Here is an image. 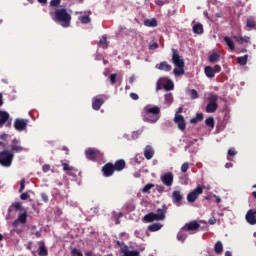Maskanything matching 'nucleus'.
<instances>
[{
	"label": "nucleus",
	"mask_w": 256,
	"mask_h": 256,
	"mask_svg": "<svg viewBox=\"0 0 256 256\" xmlns=\"http://www.w3.org/2000/svg\"><path fill=\"white\" fill-rule=\"evenodd\" d=\"M233 39H235V41H237V43H239L240 45H243V43H249V41H251V38L249 36H234Z\"/></svg>",
	"instance_id": "nucleus-23"
},
{
	"label": "nucleus",
	"mask_w": 256,
	"mask_h": 256,
	"mask_svg": "<svg viewBox=\"0 0 256 256\" xmlns=\"http://www.w3.org/2000/svg\"><path fill=\"white\" fill-rule=\"evenodd\" d=\"M209 225H215L217 223V219L215 217H212L208 220Z\"/></svg>",
	"instance_id": "nucleus-57"
},
{
	"label": "nucleus",
	"mask_w": 256,
	"mask_h": 256,
	"mask_svg": "<svg viewBox=\"0 0 256 256\" xmlns=\"http://www.w3.org/2000/svg\"><path fill=\"white\" fill-rule=\"evenodd\" d=\"M13 211H15V212L23 211V203H21V202L12 203L8 208V215H11V213H13Z\"/></svg>",
	"instance_id": "nucleus-16"
},
{
	"label": "nucleus",
	"mask_w": 256,
	"mask_h": 256,
	"mask_svg": "<svg viewBox=\"0 0 256 256\" xmlns=\"http://www.w3.org/2000/svg\"><path fill=\"white\" fill-rule=\"evenodd\" d=\"M161 181L166 187L173 185V173L167 172L161 177Z\"/></svg>",
	"instance_id": "nucleus-14"
},
{
	"label": "nucleus",
	"mask_w": 256,
	"mask_h": 256,
	"mask_svg": "<svg viewBox=\"0 0 256 256\" xmlns=\"http://www.w3.org/2000/svg\"><path fill=\"white\" fill-rule=\"evenodd\" d=\"M219 59H221V56L218 53H213L209 56V61L211 63H217V61H219Z\"/></svg>",
	"instance_id": "nucleus-35"
},
{
	"label": "nucleus",
	"mask_w": 256,
	"mask_h": 256,
	"mask_svg": "<svg viewBox=\"0 0 256 256\" xmlns=\"http://www.w3.org/2000/svg\"><path fill=\"white\" fill-rule=\"evenodd\" d=\"M204 186L198 185L193 191L189 192L187 195L188 203H195L199 198V195L203 194Z\"/></svg>",
	"instance_id": "nucleus-6"
},
{
	"label": "nucleus",
	"mask_w": 256,
	"mask_h": 256,
	"mask_svg": "<svg viewBox=\"0 0 256 256\" xmlns=\"http://www.w3.org/2000/svg\"><path fill=\"white\" fill-rule=\"evenodd\" d=\"M28 123L29 120L27 119L16 118L14 122V129H16V131H26Z\"/></svg>",
	"instance_id": "nucleus-8"
},
{
	"label": "nucleus",
	"mask_w": 256,
	"mask_h": 256,
	"mask_svg": "<svg viewBox=\"0 0 256 256\" xmlns=\"http://www.w3.org/2000/svg\"><path fill=\"white\" fill-rule=\"evenodd\" d=\"M177 239L181 242V243H185V239H187V230L183 229V227L180 229V231L177 234Z\"/></svg>",
	"instance_id": "nucleus-22"
},
{
	"label": "nucleus",
	"mask_w": 256,
	"mask_h": 256,
	"mask_svg": "<svg viewBox=\"0 0 256 256\" xmlns=\"http://www.w3.org/2000/svg\"><path fill=\"white\" fill-rule=\"evenodd\" d=\"M218 99H219V96L217 94H211L208 97V101H210V103H217Z\"/></svg>",
	"instance_id": "nucleus-40"
},
{
	"label": "nucleus",
	"mask_w": 256,
	"mask_h": 256,
	"mask_svg": "<svg viewBox=\"0 0 256 256\" xmlns=\"http://www.w3.org/2000/svg\"><path fill=\"white\" fill-rule=\"evenodd\" d=\"M110 83L111 85H115V83H117V74L110 75Z\"/></svg>",
	"instance_id": "nucleus-46"
},
{
	"label": "nucleus",
	"mask_w": 256,
	"mask_h": 256,
	"mask_svg": "<svg viewBox=\"0 0 256 256\" xmlns=\"http://www.w3.org/2000/svg\"><path fill=\"white\" fill-rule=\"evenodd\" d=\"M71 254H72L73 256H83V253H82L80 250H78L77 248H74V249L72 250Z\"/></svg>",
	"instance_id": "nucleus-48"
},
{
	"label": "nucleus",
	"mask_w": 256,
	"mask_h": 256,
	"mask_svg": "<svg viewBox=\"0 0 256 256\" xmlns=\"http://www.w3.org/2000/svg\"><path fill=\"white\" fill-rule=\"evenodd\" d=\"M62 163V167H63V171H73V167L69 166V164L61 161Z\"/></svg>",
	"instance_id": "nucleus-42"
},
{
	"label": "nucleus",
	"mask_w": 256,
	"mask_h": 256,
	"mask_svg": "<svg viewBox=\"0 0 256 256\" xmlns=\"http://www.w3.org/2000/svg\"><path fill=\"white\" fill-rule=\"evenodd\" d=\"M175 85L173 84V81L168 80L166 84H164L165 91H173V88Z\"/></svg>",
	"instance_id": "nucleus-37"
},
{
	"label": "nucleus",
	"mask_w": 256,
	"mask_h": 256,
	"mask_svg": "<svg viewBox=\"0 0 256 256\" xmlns=\"http://www.w3.org/2000/svg\"><path fill=\"white\" fill-rule=\"evenodd\" d=\"M156 3H157V5H159L160 7H163V5H165V2H163V1H157Z\"/></svg>",
	"instance_id": "nucleus-63"
},
{
	"label": "nucleus",
	"mask_w": 256,
	"mask_h": 256,
	"mask_svg": "<svg viewBox=\"0 0 256 256\" xmlns=\"http://www.w3.org/2000/svg\"><path fill=\"white\" fill-rule=\"evenodd\" d=\"M228 155L229 157H235V155H237V151H235V148H230L228 150Z\"/></svg>",
	"instance_id": "nucleus-52"
},
{
	"label": "nucleus",
	"mask_w": 256,
	"mask_h": 256,
	"mask_svg": "<svg viewBox=\"0 0 256 256\" xmlns=\"http://www.w3.org/2000/svg\"><path fill=\"white\" fill-rule=\"evenodd\" d=\"M199 227H201V224H199V222L190 221L189 223H186L183 226V229H185L186 231H197V229H199Z\"/></svg>",
	"instance_id": "nucleus-15"
},
{
	"label": "nucleus",
	"mask_w": 256,
	"mask_h": 256,
	"mask_svg": "<svg viewBox=\"0 0 256 256\" xmlns=\"http://www.w3.org/2000/svg\"><path fill=\"white\" fill-rule=\"evenodd\" d=\"M212 70L215 73H221V66L220 65H215L214 67H212Z\"/></svg>",
	"instance_id": "nucleus-55"
},
{
	"label": "nucleus",
	"mask_w": 256,
	"mask_h": 256,
	"mask_svg": "<svg viewBox=\"0 0 256 256\" xmlns=\"http://www.w3.org/2000/svg\"><path fill=\"white\" fill-rule=\"evenodd\" d=\"M105 101H107V95L100 94L95 96L92 100V109H94V111H99V109H101V106L105 103Z\"/></svg>",
	"instance_id": "nucleus-7"
},
{
	"label": "nucleus",
	"mask_w": 256,
	"mask_h": 256,
	"mask_svg": "<svg viewBox=\"0 0 256 256\" xmlns=\"http://www.w3.org/2000/svg\"><path fill=\"white\" fill-rule=\"evenodd\" d=\"M7 137H9V135H7V134L0 135V139H2V141H7Z\"/></svg>",
	"instance_id": "nucleus-61"
},
{
	"label": "nucleus",
	"mask_w": 256,
	"mask_h": 256,
	"mask_svg": "<svg viewBox=\"0 0 256 256\" xmlns=\"http://www.w3.org/2000/svg\"><path fill=\"white\" fill-rule=\"evenodd\" d=\"M43 173H49L51 171V166L49 164H45L42 166Z\"/></svg>",
	"instance_id": "nucleus-50"
},
{
	"label": "nucleus",
	"mask_w": 256,
	"mask_h": 256,
	"mask_svg": "<svg viewBox=\"0 0 256 256\" xmlns=\"http://www.w3.org/2000/svg\"><path fill=\"white\" fill-rule=\"evenodd\" d=\"M172 201L176 207H181L183 205V194L180 190L173 191Z\"/></svg>",
	"instance_id": "nucleus-9"
},
{
	"label": "nucleus",
	"mask_w": 256,
	"mask_h": 256,
	"mask_svg": "<svg viewBox=\"0 0 256 256\" xmlns=\"http://www.w3.org/2000/svg\"><path fill=\"white\" fill-rule=\"evenodd\" d=\"M9 117L8 112L0 110V128L9 121Z\"/></svg>",
	"instance_id": "nucleus-20"
},
{
	"label": "nucleus",
	"mask_w": 256,
	"mask_h": 256,
	"mask_svg": "<svg viewBox=\"0 0 256 256\" xmlns=\"http://www.w3.org/2000/svg\"><path fill=\"white\" fill-rule=\"evenodd\" d=\"M99 45L107 47V37L103 36L102 39L99 41Z\"/></svg>",
	"instance_id": "nucleus-54"
},
{
	"label": "nucleus",
	"mask_w": 256,
	"mask_h": 256,
	"mask_svg": "<svg viewBox=\"0 0 256 256\" xmlns=\"http://www.w3.org/2000/svg\"><path fill=\"white\" fill-rule=\"evenodd\" d=\"M157 211H161V213H154V221H163V219H165V214L167 213V206L163 204Z\"/></svg>",
	"instance_id": "nucleus-13"
},
{
	"label": "nucleus",
	"mask_w": 256,
	"mask_h": 256,
	"mask_svg": "<svg viewBox=\"0 0 256 256\" xmlns=\"http://www.w3.org/2000/svg\"><path fill=\"white\" fill-rule=\"evenodd\" d=\"M156 69H158L159 71H165L166 73H169V71H171L173 67L166 61H162L160 62L159 66H156Z\"/></svg>",
	"instance_id": "nucleus-19"
},
{
	"label": "nucleus",
	"mask_w": 256,
	"mask_h": 256,
	"mask_svg": "<svg viewBox=\"0 0 256 256\" xmlns=\"http://www.w3.org/2000/svg\"><path fill=\"white\" fill-rule=\"evenodd\" d=\"M164 99L166 105H171L173 103V93L169 92L165 94Z\"/></svg>",
	"instance_id": "nucleus-31"
},
{
	"label": "nucleus",
	"mask_w": 256,
	"mask_h": 256,
	"mask_svg": "<svg viewBox=\"0 0 256 256\" xmlns=\"http://www.w3.org/2000/svg\"><path fill=\"white\" fill-rule=\"evenodd\" d=\"M130 97L131 99H133V101H138L139 100V95H137L136 93H130Z\"/></svg>",
	"instance_id": "nucleus-56"
},
{
	"label": "nucleus",
	"mask_w": 256,
	"mask_h": 256,
	"mask_svg": "<svg viewBox=\"0 0 256 256\" xmlns=\"http://www.w3.org/2000/svg\"><path fill=\"white\" fill-rule=\"evenodd\" d=\"M203 113H197L196 117L190 119V123L195 125V123H199V121H203Z\"/></svg>",
	"instance_id": "nucleus-29"
},
{
	"label": "nucleus",
	"mask_w": 256,
	"mask_h": 256,
	"mask_svg": "<svg viewBox=\"0 0 256 256\" xmlns=\"http://www.w3.org/2000/svg\"><path fill=\"white\" fill-rule=\"evenodd\" d=\"M191 99H199V93L197 92V90H191Z\"/></svg>",
	"instance_id": "nucleus-47"
},
{
	"label": "nucleus",
	"mask_w": 256,
	"mask_h": 256,
	"mask_svg": "<svg viewBox=\"0 0 256 256\" xmlns=\"http://www.w3.org/2000/svg\"><path fill=\"white\" fill-rule=\"evenodd\" d=\"M125 167H127V163L123 159L117 160L114 164L108 162L101 169L102 175L103 177H113L115 171L121 172Z\"/></svg>",
	"instance_id": "nucleus-3"
},
{
	"label": "nucleus",
	"mask_w": 256,
	"mask_h": 256,
	"mask_svg": "<svg viewBox=\"0 0 256 256\" xmlns=\"http://www.w3.org/2000/svg\"><path fill=\"white\" fill-rule=\"evenodd\" d=\"M204 73H205L206 77H208V79H213V77H215V72L213 70V67H211V66H206L204 68Z\"/></svg>",
	"instance_id": "nucleus-24"
},
{
	"label": "nucleus",
	"mask_w": 256,
	"mask_h": 256,
	"mask_svg": "<svg viewBox=\"0 0 256 256\" xmlns=\"http://www.w3.org/2000/svg\"><path fill=\"white\" fill-rule=\"evenodd\" d=\"M29 193H27V192H23L21 195H20V199L22 200V201H27V199H29Z\"/></svg>",
	"instance_id": "nucleus-51"
},
{
	"label": "nucleus",
	"mask_w": 256,
	"mask_h": 256,
	"mask_svg": "<svg viewBox=\"0 0 256 256\" xmlns=\"http://www.w3.org/2000/svg\"><path fill=\"white\" fill-rule=\"evenodd\" d=\"M39 248H38V255L39 256H48L49 250H47V246L45 245V241H39L38 242Z\"/></svg>",
	"instance_id": "nucleus-17"
},
{
	"label": "nucleus",
	"mask_w": 256,
	"mask_h": 256,
	"mask_svg": "<svg viewBox=\"0 0 256 256\" xmlns=\"http://www.w3.org/2000/svg\"><path fill=\"white\" fill-rule=\"evenodd\" d=\"M172 63L177 67L173 70L174 75H185V60H183V57L179 55V51L175 48H172Z\"/></svg>",
	"instance_id": "nucleus-5"
},
{
	"label": "nucleus",
	"mask_w": 256,
	"mask_h": 256,
	"mask_svg": "<svg viewBox=\"0 0 256 256\" xmlns=\"http://www.w3.org/2000/svg\"><path fill=\"white\" fill-rule=\"evenodd\" d=\"M214 251L217 255H221V253H223V243L221 241L216 242Z\"/></svg>",
	"instance_id": "nucleus-26"
},
{
	"label": "nucleus",
	"mask_w": 256,
	"mask_h": 256,
	"mask_svg": "<svg viewBox=\"0 0 256 256\" xmlns=\"http://www.w3.org/2000/svg\"><path fill=\"white\" fill-rule=\"evenodd\" d=\"M129 83H130L131 85H133V83H135V75L130 76V78H129Z\"/></svg>",
	"instance_id": "nucleus-60"
},
{
	"label": "nucleus",
	"mask_w": 256,
	"mask_h": 256,
	"mask_svg": "<svg viewBox=\"0 0 256 256\" xmlns=\"http://www.w3.org/2000/svg\"><path fill=\"white\" fill-rule=\"evenodd\" d=\"M219 106L217 105V103L214 102H209L205 108L206 113H215V111H217V108Z\"/></svg>",
	"instance_id": "nucleus-21"
},
{
	"label": "nucleus",
	"mask_w": 256,
	"mask_h": 256,
	"mask_svg": "<svg viewBox=\"0 0 256 256\" xmlns=\"http://www.w3.org/2000/svg\"><path fill=\"white\" fill-rule=\"evenodd\" d=\"M85 155L89 161H95L101 155V152L95 148H88L85 151Z\"/></svg>",
	"instance_id": "nucleus-11"
},
{
	"label": "nucleus",
	"mask_w": 256,
	"mask_h": 256,
	"mask_svg": "<svg viewBox=\"0 0 256 256\" xmlns=\"http://www.w3.org/2000/svg\"><path fill=\"white\" fill-rule=\"evenodd\" d=\"M3 105V93H0V107Z\"/></svg>",
	"instance_id": "nucleus-62"
},
{
	"label": "nucleus",
	"mask_w": 256,
	"mask_h": 256,
	"mask_svg": "<svg viewBox=\"0 0 256 256\" xmlns=\"http://www.w3.org/2000/svg\"><path fill=\"white\" fill-rule=\"evenodd\" d=\"M174 123H176L180 131H185V129H187V122L185 121V117L183 116H175Z\"/></svg>",
	"instance_id": "nucleus-12"
},
{
	"label": "nucleus",
	"mask_w": 256,
	"mask_h": 256,
	"mask_svg": "<svg viewBox=\"0 0 256 256\" xmlns=\"http://www.w3.org/2000/svg\"><path fill=\"white\" fill-rule=\"evenodd\" d=\"M224 41L226 45L229 47L230 51H235V43H233V40L230 37L225 36Z\"/></svg>",
	"instance_id": "nucleus-25"
},
{
	"label": "nucleus",
	"mask_w": 256,
	"mask_h": 256,
	"mask_svg": "<svg viewBox=\"0 0 256 256\" xmlns=\"http://www.w3.org/2000/svg\"><path fill=\"white\" fill-rule=\"evenodd\" d=\"M153 187H155V184L149 183L146 186H144V188L142 189V192L150 193V191H151V189H153Z\"/></svg>",
	"instance_id": "nucleus-39"
},
{
	"label": "nucleus",
	"mask_w": 256,
	"mask_h": 256,
	"mask_svg": "<svg viewBox=\"0 0 256 256\" xmlns=\"http://www.w3.org/2000/svg\"><path fill=\"white\" fill-rule=\"evenodd\" d=\"M181 171L183 173H187V171H189V162H185V163L182 164Z\"/></svg>",
	"instance_id": "nucleus-43"
},
{
	"label": "nucleus",
	"mask_w": 256,
	"mask_h": 256,
	"mask_svg": "<svg viewBox=\"0 0 256 256\" xmlns=\"http://www.w3.org/2000/svg\"><path fill=\"white\" fill-rule=\"evenodd\" d=\"M52 19L64 28L71 27V14L67 12V8H57Z\"/></svg>",
	"instance_id": "nucleus-4"
},
{
	"label": "nucleus",
	"mask_w": 256,
	"mask_h": 256,
	"mask_svg": "<svg viewBox=\"0 0 256 256\" xmlns=\"http://www.w3.org/2000/svg\"><path fill=\"white\" fill-rule=\"evenodd\" d=\"M25 152H27V148L21 145V140L13 138L8 148L0 152V165H2V167H11L13 159H15V154Z\"/></svg>",
	"instance_id": "nucleus-1"
},
{
	"label": "nucleus",
	"mask_w": 256,
	"mask_h": 256,
	"mask_svg": "<svg viewBox=\"0 0 256 256\" xmlns=\"http://www.w3.org/2000/svg\"><path fill=\"white\" fill-rule=\"evenodd\" d=\"M41 199L44 203H49V196L46 193L41 194Z\"/></svg>",
	"instance_id": "nucleus-53"
},
{
	"label": "nucleus",
	"mask_w": 256,
	"mask_h": 256,
	"mask_svg": "<svg viewBox=\"0 0 256 256\" xmlns=\"http://www.w3.org/2000/svg\"><path fill=\"white\" fill-rule=\"evenodd\" d=\"M149 49H150V50L159 49V44H157V42H151V43L149 44Z\"/></svg>",
	"instance_id": "nucleus-49"
},
{
	"label": "nucleus",
	"mask_w": 256,
	"mask_h": 256,
	"mask_svg": "<svg viewBox=\"0 0 256 256\" xmlns=\"http://www.w3.org/2000/svg\"><path fill=\"white\" fill-rule=\"evenodd\" d=\"M143 160L144 158L140 154H136L133 158L134 163H137L138 165H141V163H143Z\"/></svg>",
	"instance_id": "nucleus-38"
},
{
	"label": "nucleus",
	"mask_w": 256,
	"mask_h": 256,
	"mask_svg": "<svg viewBox=\"0 0 256 256\" xmlns=\"http://www.w3.org/2000/svg\"><path fill=\"white\" fill-rule=\"evenodd\" d=\"M156 189H157L158 193H163V191H165V187L159 186V185L156 186Z\"/></svg>",
	"instance_id": "nucleus-59"
},
{
	"label": "nucleus",
	"mask_w": 256,
	"mask_h": 256,
	"mask_svg": "<svg viewBox=\"0 0 256 256\" xmlns=\"http://www.w3.org/2000/svg\"><path fill=\"white\" fill-rule=\"evenodd\" d=\"M205 125L207 127H210V129H215V118L209 117L205 120Z\"/></svg>",
	"instance_id": "nucleus-30"
},
{
	"label": "nucleus",
	"mask_w": 256,
	"mask_h": 256,
	"mask_svg": "<svg viewBox=\"0 0 256 256\" xmlns=\"http://www.w3.org/2000/svg\"><path fill=\"white\" fill-rule=\"evenodd\" d=\"M27 223V210L20 213L16 220L12 223V227L17 228L19 225H25Z\"/></svg>",
	"instance_id": "nucleus-10"
},
{
	"label": "nucleus",
	"mask_w": 256,
	"mask_h": 256,
	"mask_svg": "<svg viewBox=\"0 0 256 256\" xmlns=\"http://www.w3.org/2000/svg\"><path fill=\"white\" fill-rule=\"evenodd\" d=\"M79 21L83 24V25H87L88 23H91V17L85 15V16H80L79 17Z\"/></svg>",
	"instance_id": "nucleus-36"
},
{
	"label": "nucleus",
	"mask_w": 256,
	"mask_h": 256,
	"mask_svg": "<svg viewBox=\"0 0 256 256\" xmlns=\"http://www.w3.org/2000/svg\"><path fill=\"white\" fill-rule=\"evenodd\" d=\"M145 27H157V19L152 18V19H146L144 21Z\"/></svg>",
	"instance_id": "nucleus-27"
},
{
	"label": "nucleus",
	"mask_w": 256,
	"mask_h": 256,
	"mask_svg": "<svg viewBox=\"0 0 256 256\" xmlns=\"http://www.w3.org/2000/svg\"><path fill=\"white\" fill-rule=\"evenodd\" d=\"M249 59V55H244V56H241V57H238V63L241 65V66H245L247 65V61Z\"/></svg>",
	"instance_id": "nucleus-33"
},
{
	"label": "nucleus",
	"mask_w": 256,
	"mask_h": 256,
	"mask_svg": "<svg viewBox=\"0 0 256 256\" xmlns=\"http://www.w3.org/2000/svg\"><path fill=\"white\" fill-rule=\"evenodd\" d=\"M246 25H247V27H250L251 29L255 28V19L248 18Z\"/></svg>",
	"instance_id": "nucleus-41"
},
{
	"label": "nucleus",
	"mask_w": 256,
	"mask_h": 256,
	"mask_svg": "<svg viewBox=\"0 0 256 256\" xmlns=\"http://www.w3.org/2000/svg\"><path fill=\"white\" fill-rule=\"evenodd\" d=\"M155 155V151L151 145H146L144 148V157L148 161H151V158Z\"/></svg>",
	"instance_id": "nucleus-18"
},
{
	"label": "nucleus",
	"mask_w": 256,
	"mask_h": 256,
	"mask_svg": "<svg viewBox=\"0 0 256 256\" xmlns=\"http://www.w3.org/2000/svg\"><path fill=\"white\" fill-rule=\"evenodd\" d=\"M144 221H145L146 223H153V221H155V219H154V213H153V212H150V213L146 214V215L144 216Z\"/></svg>",
	"instance_id": "nucleus-34"
},
{
	"label": "nucleus",
	"mask_w": 256,
	"mask_h": 256,
	"mask_svg": "<svg viewBox=\"0 0 256 256\" xmlns=\"http://www.w3.org/2000/svg\"><path fill=\"white\" fill-rule=\"evenodd\" d=\"M23 191H25V178H22L20 181L19 193H23Z\"/></svg>",
	"instance_id": "nucleus-45"
},
{
	"label": "nucleus",
	"mask_w": 256,
	"mask_h": 256,
	"mask_svg": "<svg viewBox=\"0 0 256 256\" xmlns=\"http://www.w3.org/2000/svg\"><path fill=\"white\" fill-rule=\"evenodd\" d=\"M61 5V0H51L50 7H59Z\"/></svg>",
	"instance_id": "nucleus-44"
},
{
	"label": "nucleus",
	"mask_w": 256,
	"mask_h": 256,
	"mask_svg": "<svg viewBox=\"0 0 256 256\" xmlns=\"http://www.w3.org/2000/svg\"><path fill=\"white\" fill-rule=\"evenodd\" d=\"M181 113H183V107H179L175 113V117L182 116Z\"/></svg>",
	"instance_id": "nucleus-58"
},
{
	"label": "nucleus",
	"mask_w": 256,
	"mask_h": 256,
	"mask_svg": "<svg viewBox=\"0 0 256 256\" xmlns=\"http://www.w3.org/2000/svg\"><path fill=\"white\" fill-rule=\"evenodd\" d=\"M161 227H163V225H161L160 223H154L150 226H148L149 231L155 232V231H159L161 229Z\"/></svg>",
	"instance_id": "nucleus-32"
},
{
	"label": "nucleus",
	"mask_w": 256,
	"mask_h": 256,
	"mask_svg": "<svg viewBox=\"0 0 256 256\" xmlns=\"http://www.w3.org/2000/svg\"><path fill=\"white\" fill-rule=\"evenodd\" d=\"M193 33H195L196 35H202L203 33V24H195L193 26Z\"/></svg>",
	"instance_id": "nucleus-28"
},
{
	"label": "nucleus",
	"mask_w": 256,
	"mask_h": 256,
	"mask_svg": "<svg viewBox=\"0 0 256 256\" xmlns=\"http://www.w3.org/2000/svg\"><path fill=\"white\" fill-rule=\"evenodd\" d=\"M141 116L146 123H157L161 117V108L148 104L143 108Z\"/></svg>",
	"instance_id": "nucleus-2"
},
{
	"label": "nucleus",
	"mask_w": 256,
	"mask_h": 256,
	"mask_svg": "<svg viewBox=\"0 0 256 256\" xmlns=\"http://www.w3.org/2000/svg\"><path fill=\"white\" fill-rule=\"evenodd\" d=\"M225 256H232L231 251H226Z\"/></svg>",
	"instance_id": "nucleus-64"
}]
</instances>
